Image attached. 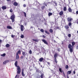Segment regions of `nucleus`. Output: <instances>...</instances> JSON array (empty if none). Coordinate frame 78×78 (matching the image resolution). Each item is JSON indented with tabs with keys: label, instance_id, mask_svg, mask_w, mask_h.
<instances>
[{
	"label": "nucleus",
	"instance_id": "1",
	"mask_svg": "<svg viewBox=\"0 0 78 78\" xmlns=\"http://www.w3.org/2000/svg\"><path fill=\"white\" fill-rule=\"evenodd\" d=\"M15 65L16 66V67H17V70H18L17 72V73L18 74H20V67L19 66H17V61H16L15 63Z\"/></svg>",
	"mask_w": 78,
	"mask_h": 78
},
{
	"label": "nucleus",
	"instance_id": "2",
	"mask_svg": "<svg viewBox=\"0 0 78 78\" xmlns=\"http://www.w3.org/2000/svg\"><path fill=\"white\" fill-rule=\"evenodd\" d=\"M73 46L71 45L70 44H69L68 45V48L69 49V51L71 53H72L73 51Z\"/></svg>",
	"mask_w": 78,
	"mask_h": 78
},
{
	"label": "nucleus",
	"instance_id": "3",
	"mask_svg": "<svg viewBox=\"0 0 78 78\" xmlns=\"http://www.w3.org/2000/svg\"><path fill=\"white\" fill-rule=\"evenodd\" d=\"M15 19V15H14V14H13L11 16V19L12 20V22H14L15 21V20H14Z\"/></svg>",
	"mask_w": 78,
	"mask_h": 78
},
{
	"label": "nucleus",
	"instance_id": "4",
	"mask_svg": "<svg viewBox=\"0 0 78 78\" xmlns=\"http://www.w3.org/2000/svg\"><path fill=\"white\" fill-rule=\"evenodd\" d=\"M57 54H55L54 56V57L55 58L54 59V60L55 61V62H56V63H57V62H56V57H57Z\"/></svg>",
	"mask_w": 78,
	"mask_h": 78
},
{
	"label": "nucleus",
	"instance_id": "5",
	"mask_svg": "<svg viewBox=\"0 0 78 78\" xmlns=\"http://www.w3.org/2000/svg\"><path fill=\"white\" fill-rule=\"evenodd\" d=\"M16 59H19V55L17 53H16Z\"/></svg>",
	"mask_w": 78,
	"mask_h": 78
},
{
	"label": "nucleus",
	"instance_id": "6",
	"mask_svg": "<svg viewBox=\"0 0 78 78\" xmlns=\"http://www.w3.org/2000/svg\"><path fill=\"white\" fill-rule=\"evenodd\" d=\"M67 20L68 21V22H70L72 21V20H73V19L72 18H67Z\"/></svg>",
	"mask_w": 78,
	"mask_h": 78
},
{
	"label": "nucleus",
	"instance_id": "7",
	"mask_svg": "<svg viewBox=\"0 0 78 78\" xmlns=\"http://www.w3.org/2000/svg\"><path fill=\"white\" fill-rule=\"evenodd\" d=\"M23 28H24V27H23V26L22 25H21V30L22 31H23Z\"/></svg>",
	"mask_w": 78,
	"mask_h": 78
},
{
	"label": "nucleus",
	"instance_id": "8",
	"mask_svg": "<svg viewBox=\"0 0 78 78\" xmlns=\"http://www.w3.org/2000/svg\"><path fill=\"white\" fill-rule=\"evenodd\" d=\"M42 41H43V42L44 43V44H46V45H48V43H47V41H46L44 39H43L42 40Z\"/></svg>",
	"mask_w": 78,
	"mask_h": 78
},
{
	"label": "nucleus",
	"instance_id": "9",
	"mask_svg": "<svg viewBox=\"0 0 78 78\" xmlns=\"http://www.w3.org/2000/svg\"><path fill=\"white\" fill-rule=\"evenodd\" d=\"M65 28H66V30H67V31H68V29L69 28V26L68 25H66L65 27Z\"/></svg>",
	"mask_w": 78,
	"mask_h": 78
},
{
	"label": "nucleus",
	"instance_id": "10",
	"mask_svg": "<svg viewBox=\"0 0 78 78\" xmlns=\"http://www.w3.org/2000/svg\"><path fill=\"white\" fill-rule=\"evenodd\" d=\"M43 60H44V58H43L41 57L40 58V59H39V61H40V62H42Z\"/></svg>",
	"mask_w": 78,
	"mask_h": 78
},
{
	"label": "nucleus",
	"instance_id": "11",
	"mask_svg": "<svg viewBox=\"0 0 78 78\" xmlns=\"http://www.w3.org/2000/svg\"><path fill=\"white\" fill-rule=\"evenodd\" d=\"M2 9L3 10H5V9H6V7L5 6H3L2 7Z\"/></svg>",
	"mask_w": 78,
	"mask_h": 78
},
{
	"label": "nucleus",
	"instance_id": "12",
	"mask_svg": "<svg viewBox=\"0 0 78 78\" xmlns=\"http://www.w3.org/2000/svg\"><path fill=\"white\" fill-rule=\"evenodd\" d=\"M13 5H14V6H17V5H18V3H17V2H15L13 3Z\"/></svg>",
	"mask_w": 78,
	"mask_h": 78
},
{
	"label": "nucleus",
	"instance_id": "13",
	"mask_svg": "<svg viewBox=\"0 0 78 78\" xmlns=\"http://www.w3.org/2000/svg\"><path fill=\"white\" fill-rule=\"evenodd\" d=\"M7 28L8 29H12V27L10 26H8L7 27Z\"/></svg>",
	"mask_w": 78,
	"mask_h": 78
},
{
	"label": "nucleus",
	"instance_id": "14",
	"mask_svg": "<svg viewBox=\"0 0 78 78\" xmlns=\"http://www.w3.org/2000/svg\"><path fill=\"white\" fill-rule=\"evenodd\" d=\"M68 11H69V12H72V9H71V8H69L68 9Z\"/></svg>",
	"mask_w": 78,
	"mask_h": 78
},
{
	"label": "nucleus",
	"instance_id": "15",
	"mask_svg": "<svg viewBox=\"0 0 78 78\" xmlns=\"http://www.w3.org/2000/svg\"><path fill=\"white\" fill-rule=\"evenodd\" d=\"M45 5H43V6H41V8L43 10V9H45Z\"/></svg>",
	"mask_w": 78,
	"mask_h": 78
},
{
	"label": "nucleus",
	"instance_id": "16",
	"mask_svg": "<svg viewBox=\"0 0 78 78\" xmlns=\"http://www.w3.org/2000/svg\"><path fill=\"white\" fill-rule=\"evenodd\" d=\"M17 53L19 55H21V51H20V50L18 51V52Z\"/></svg>",
	"mask_w": 78,
	"mask_h": 78
},
{
	"label": "nucleus",
	"instance_id": "17",
	"mask_svg": "<svg viewBox=\"0 0 78 78\" xmlns=\"http://www.w3.org/2000/svg\"><path fill=\"white\" fill-rule=\"evenodd\" d=\"M63 14V12L62 11H61L59 13V15L60 16H62Z\"/></svg>",
	"mask_w": 78,
	"mask_h": 78
},
{
	"label": "nucleus",
	"instance_id": "18",
	"mask_svg": "<svg viewBox=\"0 0 78 78\" xmlns=\"http://www.w3.org/2000/svg\"><path fill=\"white\" fill-rule=\"evenodd\" d=\"M23 55L24 56H25L26 55V54H25V52H23Z\"/></svg>",
	"mask_w": 78,
	"mask_h": 78
},
{
	"label": "nucleus",
	"instance_id": "19",
	"mask_svg": "<svg viewBox=\"0 0 78 78\" xmlns=\"http://www.w3.org/2000/svg\"><path fill=\"white\" fill-rule=\"evenodd\" d=\"M33 41H35V42H38V40H36V39H32Z\"/></svg>",
	"mask_w": 78,
	"mask_h": 78
},
{
	"label": "nucleus",
	"instance_id": "20",
	"mask_svg": "<svg viewBox=\"0 0 78 78\" xmlns=\"http://www.w3.org/2000/svg\"><path fill=\"white\" fill-rule=\"evenodd\" d=\"M10 45L9 44H7L6 45V47H9Z\"/></svg>",
	"mask_w": 78,
	"mask_h": 78
},
{
	"label": "nucleus",
	"instance_id": "21",
	"mask_svg": "<svg viewBox=\"0 0 78 78\" xmlns=\"http://www.w3.org/2000/svg\"><path fill=\"white\" fill-rule=\"evenodd\" d=\"M48 15V16L49 17H50V16H51V15H52V13H51V12H49V13Z\"/></svg>",
	"mask_w": 78,
	"mask_h": 78
},
{
	"label": "nucleus",
	"instance_id": "22",
	"mask_svg": "<svg viewBox=\"0 0 78 78\" xmlns=\"http://www.w3.org/2000/svg\"><path fill=\"white\" fill-rule=\"evenodd\" d=\"M54 5H55V6H57V3H56V2L55 1L54 2Z\"/></svg>",
	"mask_w": 78,
	"mask_h": 78
},
{
	"label": "nucleus",
	"instance_id": "23",
	"mask_svg": "<svg viewBox=\"0 0 78 78\" xmlns=\"http://www.w3.org/2000/svg\"><path fill=\"white\" fill-rule=\"evenodd\" d=\"M40 31H41V32H42V33H44V30L43 29H41L40 30Z\"/></svg>",
	"mask_w": 78,
	"mask_h": 78
},
{
	"label": "nucleus",
	"instance_id": "24",
	"mask_svg": "<svg viewBox=\"0 0 78 78\" xmlns=\"http://www.w3.org/2000/svg\"><path fill=\"white\" fill-rule=\"evenodd\" d=\"M6 55V54L5 53H4V54H3L2 55H1V56H3V57H4V56H5Z\"/></svg>",
	"mask_w": 78,
	"mask_h": 78
},
{
	"label": "nucleus",
	"instance_id": "25",
	"mask_svg": "<svg viewBox=\"0 0 78 78\" xmlns=\"http://www.w3.org/2000/svg\"><path fill=\"white\" fill-rule=\"evenodd\" d=\"M72 46L75 45V42H72Z\"/></svg>",
	"mask_w": 78,
	"mask_h": 78
},
{
	"label": "nucleus",
	"instance_id": "26",
	"mask_svg": "<svg viewBox=\"0 0 78 78\" xmlns=\"http://www.w3.org/2000/svg\"><path fill=\"white\" fill-rule=\"evenodd\" d=\"M72 73V71H68L67 73L68 74H70Z\"/></svg>",
	"mask_w": 78,
	"mask_h": 78
},
{
	"label": "nucleus",
	"instance_id": "27",
	"mask_svg": "<svg viewBox=\"0 0 78 78\" xmlns=\"http://www.w3.org/2000/svg\"><path fill=\"white\" fill-rule=\"evenodd\" d=\"M45 33H46V34H50L49 33V32H48V31H47V30H45Z\"/></svg>",
	"mask_w": 78,
	"mask_h": 78
},
{
	"label": "nucleus",
	"instance_id": "28",
	"mask_svg": "<svg viewBox=\"0 0 78 78\" xmlns=\"http://www.w3.org/2000/svg\"><path fill=\"white\" fill-rule=\"evenodd\" d=\"M24 16L25 17H27V14H26V13L25 12H23Z\"/></svg>",
	"mask_w": 78,
	"mask_h": 78
},
{
	"label": "nucleus",
	"instance_id": "29",
	"mask_svg": "<svg viewBox=\"0 0 78 78\" xmlns=\"http://www.w3.org/2000/svg\"><path fill=\"white\" fill-rule=\"evenodd\" d=\"M29 53L30 54H32V51H31V50H30V51H29Z\"/></svg>",
	"mask_w": 78,
	"mask_h": 78
},
{
	"label": "nucleus",
	"instance_id": "30",
	"mask_svg": "<svg viewBox=\"0 0 78 78\" xmlns=\"http://www.w3.org/2000/svg\"><path fill=\"white\" fill-rule=\"evenodd\" d=\"M49 31L50 33H53V30L51 29H50Z\"/></svg>",
	"mask_w": 78,
	"mask_h": 78
},
{
	"label": "nucleus",
	"instance_id": "31",
	"mask_svg": "<svg viewBox=\"0 0 78 78\" xmlns=\"http://www.w3.org/2000/svg\"><path fill=\"white\" fill-rule=\"evenodd\" d=\"M68 36L69 37H71V34H68Z\"/></svg>",
	"mask_w": 78,
	"mask_h": 78
},
{
	"label": "nucleus",
	"instance_id": "32",
	"mask_svg": "<svg viewBox=\"0 0 78 78\" xmlns=\"http://www.w3.org/2000/svg\"><path fill=\"white\" fill-rule=\"evenodd\" d=\"M44 75L43 74H41L40 76V77L41 78H43V76Z\"/></svg>",
	"mask_w": 78,
	"mask_h": 78
},
{
	"label": "nucleus",
	"instance_id": "33",
	"mask_svg": "<svg viewBox=\"0 0 78 78\" xmlns=\"http://www.w3.org/2000/svg\"><path fill=\"white\" fill-rule=\"evenodd\" d=\"M21 38H23V37H24V36H23V35L22 34L21 36Z\"/></svg>",
	"mask_w": 78,
	"mask_h": 78
},
{
	"label": "nucleus",
	"instance_id": "34",
	"mask_svg": "<svg viewBox=\"0 0 78 78\" xmlns=\"http://www.w3.org/2000/svg\"><path fill=\"white\" fill-rule=\"evenodd\" d=\"M69 68V66L68 65H67L66 66V69H67Z\"/></svg>",
	"mask_w": 78,
	"mask_h": 78
},
{
	"label": "nucleus",
	"instance_id": "35",
	"mask_svg": "<svg viewBox=\"0 0 78 78\" xmlns=\"http://www.w3.org/2000/svg\"><path fill=\"white\" fill-rule=\"evenodd\" d=\"M66 9H67L66 8V7H64L63 9L64 11H66Z\"/></svg>",
	"mask_w": 78,
	"mask_h": 78
},
{
	"label": "nucleus",
	"instance_id": "36",
	"mask_svg": "<svg viewBox=\"0 0 78 78\" xmlns=\"http://www.w3.org/2000/svg\"><path fill=\"white\" fill-rule=\"evenodd\" d=\"M72 25V23H69V26H71Z\"/></svg>",
	"mask_w": 78,
	"mask_h": 78
},
{
	"label": "nucleus",
	"instance_id": "37",
	"mask_svg": "<svg viewBox=\"0 0 78 78\" xmlns=\"http://www.w3.org/2000/svg\"><path fill=\"white\" fill-rule=\"evenodd\" d=\"M22 75L23 76H25V74L23 73V72H22Z\"/></svg>",
	"mask_w": 78,
	"mask_h": 78
},
{
	"label": "nucleus",
	"instance_id": "38",
	"mask_svg": "<svg viewBox=\"0 0 78 78\" xmlns=\"http://www.w3.org/2000/svg\"><path fill=\"white\" fill-rule=\"evenodd\" d=\"M6 61L4 62L3 63L4 64H6Z\"/></svg>",
	"mask_w": 78,
	"mask_h": 78
},
{
	"label": "nucleus",
	"instance_id": "39",
	"mask_svg": "<svg viewBox=\"0 0 78 78\" xmlns=\"http://www.w3.org/2000/svg\"><path fill=\"white\" fill-rule=\"evenodd\" d=\"M59 70L60 72L62 73V70H61V68L59 69Z\"/></svg>",
	"mask_w": 78,
	"mask_h": 78
},
{
	"label": "nucleus",
	"instance_id": "40",
	"mask_svg": "<svg viewBox=\"0 0 78 78\" xmlns=\"http://www.w3.org/2000/svg\"><path fill=\"white\" fill-rule=\"evenodd\" d=\"M15 36V35H11L12 37L13 38V37H14Z\"/></svg>",
	"mask_w": 78,
	"mask_h": 78
},
{
	"label": "nucleus",
	"instance_id": "41",
	"mask_svg": "<svg viewBox=\"0 0 78 78\" xmlns=\"http://www.w3.org/2000/svg\"><path fill=\"white\" fill-rule=\"evenodd\" d=\"M76 50L78 49V45L77 46L76 48Z\"/></svg>",
	"mask_w": 78,
	"mask_h": 78
},
{
	"label": "nucleus",
	"instance_id": "42",
	"mask_svg": "<svg viewBox=\"0 0 78 78\" xmlns=\"http://www.w3.org/2000/svg\"><path fill=\"white\" fill-rule=\"evenodd\" d=\"M10 12H12V9H11L10 10Z\"/></svg>",
	"mask_w": 78,
	"mask_h": 78
},
{
	"label": "nucleus",
	"instance_id": "43",
	"mask_svg": "<svg viewBox=\"0 0 78 78\" xmlns=\"http://www.w3.org/2000/svg\"><path fill=\"white\" fill-rule=\"evenodd\" d=\"M21 59H23V56H21L20 57Z\"/></svg>",
	"mask_w": 78,
	"mask_h": 78
},
{
	"label": "nucleus",
	"instance_id": "44",
	"mask_svg": "<svg viewBox=\"0 0 78 78\" xmlns=\"http://www.w3.org/2000/svg\"><path fill=\"white\" fill-rule=\"evenodd\" d=\"M26 5H25V4H24V5H23V7H26Z\"/></svg>",
	"mask_w": 78,
	"mask_h": 78
},
{
	"label": "nucleus",
	"instance_id": "45",
	"mask_svg": "<svg viewBox=\"0 0 78 78\" xmlns=\"http://www.w3.org/2000/svg\"><path fill=\"white\" fill-rule=\"evenodd\" d=\"M76 13L77 14H78V11H76Z\"/></svg>",
	"mask_w": 78,
	"mask_h": 78
},
{
	"label": "nucleus",
	"instance_id": "46",
	"mask_svg": "<svg viewBox=\"0 0 78 78\" xmlns=\"http://www.w3.org/2000/svg\"><path fill=\"white\" fill-rule=\"evenodd\" d=\"M43 37L44 38H45V36L44 35H43Z\"/></svg>",
	"mask_w": 78,
	"mask_h": 78
},
{
	"label": "nucleus",
	"instance_id": "47",
	"mask_svg": "<svg viewBox=\"0 0 78 78\" xmlns=\"http://www.w3.org/2000/svg\"><path fill=\"white\" fill-rule=\"evenodd\" d=\"M67 78H69V75H67Z\"/></svg>",
	"mask_w": 78,
	"mask_h": 78
},
{
	"label": "nucleus",
	"instance_id": "48",
	"mask_svg": "<svg viewBox=\"0 0 78 78\" xmlns=\"http://www.w3.org/2000/svg\"><path fill=\"white\" fill-rule=\"evenodd\" d=\"M73 74H75V71H74L73 72Z\"/></svg>",
	"mask_w": 78,
	"mask_h": 78
},
{
	"label": "nucleus",
	"instance_id": "49",
	"mask_svg": "<svg viewBox=\"0 0 78 78\" xmlns=\"http://www.w3.org/2000/svg\"><path fill=\"white\" fill-rule=\"evenodd\" d=\"M47 63H48V65H50V62H48Z\"/></svg>",
	"mask_w": 78,
	"mask_h": 78
},
{
	"label": "nucleus",
	"instance_id": "50",
	"mask_svg": "<svg viewBox=\"0 0 78 78\" xmlns=\"http://www.w3.org/2000/svg\"><path fill=\"white\" fill-rule=\"evenodd\" d=\"M2 42V40H0V43H1V42Z\"/></svg>",
	"mask_w": 78,
	"mask_h": 78
},
{
	"label": "nucleus",
	"instance_id": "51",
	"mask_svg": "<svg viewBox=\"0 0 78 78\" xmlns=\"http://www.w3.org/2000/svg\"><path fill=\"white\" fill-rule=\"evenodd\" d=\"M22 72H23V69H22Z\"/></svg>",
	"mask_w": 78,
	"mask_h": 78
},
{
	"label": "nucleus",
	"instance_id": "52",
	"mask_svg": "<svg viewBox=\"0 0 78 78\" xmlns=\"http://www.w3.org/2000/svg\"><path fill=\"white\" fill-rule=\"evenodd\" d=\"M33 28V27L31 26V27H30V28Z\"/></svg>",
	"mask_w": 78,
	"mask_h": 78
},
{
	"label": "nucleus",
	"instance_id": "53",
	"mask_svg": "<svg viewBox=\"0 0 78 78\" xmlns=\"http://www.w3.org/2000/svg\"><path fill=\"white\" fill-rule=\"evenodd\" d=\"M7 2H9V1H10V0H6Z\"/></svg>",
	"mask_w": 78,
	"mask_h": 78
},
{
	"label": "nucleus",
	"instance_id": "54",
	"mask_svg": "<svg viewBox=\"0 0 78 78\" xmlns=\"http://www.w3.org/2000/svg\"><path fill=\"white\" fill-rule=\"evenodd\" d=\"M17 75H16V76H15V78L17 77Z\"/></svg>",
	"mask_w": 78,
	"mask_h": 78
},
{
	"label": "nucleus",
	"instance_id": "55",
	"mask_svg": "<svg viewBox=\"0 0 78 78\" xmlns=\"http://www.w3.org/2000/svg\"><path fill=\"white\" fill-rule=\"evenodd\" d=\"M58 28H59V27H57V29H58Z\"/></svg>",
	"mask_w": 78,
	"mask_h": 78
},
{
	"label": "nucleus",
	"instance_id": "56",
	"mask_svg": "<svg viewBox=\"0 0 78 78\" xmlns=\"http://www.w3.org/2000/svg\"><path fill=\"white\" fill-rule=\"evenodd\" d=\"M63 74H64V76H65V74H64V73H63Z\"/></svg>",
	"mask_w": 78,
	"mask_h": 78
},
{
	"label": "nucleus",
	"instance_id": "57",
	"mask_svg": "<svg viewBox=\"0 0 78 78\" xmlns=\"http://www.w3.org/2000/svg\"><path fill=\"white\" fill-rule=\"evenodd\" d=\"M45 6H47V5H45Z\"/></svg>",
	"mask_w": 78,
	"mask_h": 78
},
{
	"label": "nucleus",
	"instance_id": "58",
	"mask_svg": "<svg viewBox=\"0 0 78 78\" xmlns=\"http://www.w3.org/2000/svg\"><path fill=\"white\" fill-rule=\"evenodd\" d=\"M77 33H78V30L77 31Z\"/></svg>",
	"mask_w": 78,
	"mask_h": 78
},
{
	"label": "nucleus",
	"instance_id": "59",
	"mask_svg": "<svg viewBox=\"0 0 78 78\" xmlns=\"http://www.w3.org/2000/svg\"><path fill=\"white\" fill-rule=\"evenodd\" d=\"M37 78H40V77H37Z\"/></svg>",
	"mask_w": 78,
	"mask_h": 78
},
{
	"label": "nucleus",
	"instance_id": "60",
	"mask_svg": "<svg viewBox=\"0 0 78 78\" xmlns=\"http://www.w3.org/2000/svg\"><path fill=\"white\" fill-rule=\"evenodd\" d=\"M69 0V1L70 0Z\"/></svg>",
	"mask_w": 78,
	"mask_h": 78
}]
</instances>
